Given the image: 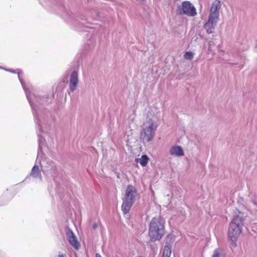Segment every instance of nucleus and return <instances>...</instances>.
<instances>
[{"label":"nucleus","instance_id":"nucleus-1","mask_svg":"<svg viewBox=\"0 0 257 257\" xmlns=\"http://www.w3.org/2000/svg\"><path fill=\"white\" fill-rule=\"evenodd\" d=\"M165 220L161 216L153 217L149 224L148 234L150 241L160 240L165 232Z\"/></svg>","mask_w":257,"mask_h":257},{"label":"nucleus","instance_id":"nucleus-2","mask_svg":"<svg viewBox=\"0 0 257 257\" xmlns=\"http://www.w3.org/2000/svg\"><path fill=\"white\" fill-rule=\"evenodd\" d=\"M244 219L243 214L239 212L234 215L229 223L228 230V236L233 246H236V241L242 231Z\"/></svg>","mask_w":257,"mask_h":257},{"label":"nucleus","instance_id":"nucleus-3","mask_svg":"<svg viewBox=\"0 0 257 257\" xmlns=\"http://www.w3.org/2000/svg\"><path fill=\"white\" fill-rule=\"evenodd\" d=\"M148 125L144 128L141 133V137L144 141L149 142L153 138V132L157 127L156 124L152 120L150 119L148 122Z\"/></svg>","mask_w":257,"mask_h":257},{"label":"nucleus","instance_id":"nucleus-4","mask_svg":"<svg viewBox=\"0 0 257 257\" xmlns=\"http://www.w3.org/2000/svg\"><path fill=\"white\" fill-rule=\"evenodd\" d=\"M179 9V10L182 11V12H180V14H185L189 16H194L196 15L195 8L189 2H183Z\"/></svg>","mask_w":257,"mask_h":257},{"label":"nucleus","instance_id":"nucleus-5","mask_svg":"<svg viewBox=\"0 0 257 257\" xmlns=\"http://www.w3.org/2000/svg\"><path fill=\"white\" fill-rule=\"evenodd\" d=\"M221 8L220 2L219 0H215L211 7L209 17L219 19V11Z\"/></svg>","mask_w":257,"mask_h":257},{"label":"nucleus","instance_id":"nucleus-6","mask_svg":"<svg viewBox=\"0 0 257 257\" xmlns=\"http://www.w3.org/2000/svg\"><path fill=\"white\" fill-rule=\"evenodd\" d=\"M67 238L71 245L75 249H77L80 246V243L78 241L73 231L68 229L66 232Z\"/></svg>","mask_w":257,"mask_h":257},{"label":"nucleus","instance_id":"nucleus-7","mask_svg":"<svg viewBox=\"0 0 257 257\" xmlns=\"http://www.w3.org/2000/svg\"><path fill=\"white\" fill-rule=\"evenodd\" d=\"M136 193V189L135 187L132 185H128L125 190L123 199L134 201Z\"/></svg>","mask_w":257,"mask_h":257},{"label":"nucleus","instance_id":"nucleus-8","mask_svg":"<svg viewBox=\"0 0 257 257\" xmlns=\"http://www.w3.org/2000/svg\"><path fill=\"white\" fill-rule=\"evenodd\" d=\"M218 20L209 17L208 21L205 24L204 27L207 33L210 34L213 32L215 26Z\"/></svg>","mask_w":257,"mask_h":257},{"label":"nucleus","instance_id":"nucleus-9","mask_svg":"<svg viewBox=\"0 0 257 257\" xmlns=\"http://www.w3.org/2000/svg\"><path fill=\"white\" fill-rule=\"evenodd\" d=\"M78 82V74L76 71H73L70 76V90L73 92L77 87Z\"/></svg>","mask_w":257,"mask_h":257},{"label":"nucleus","instance_id":"nucleus-10","mask_svg":"<svg viewBox=\"0 0 257 257\" xmlns=\"http://www.w3.org/2000/svg\"><path fill=\"white\" fill-rule=\"evenodd\" d=\"M134 201L123 199L121 210L124 214L128 213Z\"/></svg>","mask_w":257,"mask_h":257},{"label":"nucleus","instance_id":"nucleus-11","mask_svg":"<svg viewBox=\"0 0 257 257\" xmlns=\"http://www.w3.org/2000/svg\"><path fill=\"white\" fill-rule=\"evenodd\" d=\"M170 154L173 156H182L184 155V152L181 147L173 146L170 150Z\"/></svg>","mask_w":257,"mask_h":257},{"label":"nucleus","instance_id":"nucleus-12","mask_svg":"<svg viewBox=\"0 0 257 257\" xmlns=\"http://www.w3.org/2000/svg\"><path fill=\"white\" fill-rule=\"evenodd\" d=\"M31 175L34 178L40 177L41 178V173L38 166H34L32 169Z\"/></svg>","mask_w":257,"mask_h":257},{"label":"nucleus","instance_id":"nucleus-13","mask_svg":"<svg viewBox=\"0 0 257 257\" xmlns=\"http://www.w3.org/2000/svg\"><path fill=\"white\" fill-rule=\"evenodd\" d=\"M171 253V246L166 245L164 246L162 257H170Z\"/></svg>","mask_w":257,"mask_h":257},{"label":"nucleus","instance_id":"nucleus-14","mask_svg":"<svg viewBox=\"0 0 257 257\" xmlns=\"http://www.w3.org/2000/svg\"><path fill=\"white\" fill-rule=\"evenodd\" d=\"M149 158L147 155H143L140 159H138L137 162L140 163L143 167H146L149 162Z\"/></svg>","mask_w":257,"mask_h":257},{"label":"nucleus","instance_id":"nucleus-15","mask_svg":"<svg viewBox=\"0 0 257 257\" xmlns=\"http://www.w3.org/2000/svg\"><path fill=\"white\" fill-rule=\"evenodd\" d=\"M193 53L191 52H186L185 53L184 57L186 59L191 60L193 57Z\"/></svg>","mask_w":257,"mask_h":257},{"label":"nucleus","instance_id":"nucleus-16","mask_svg":"<svg viewBox=\"0 0 257 257\" xmlns=\"http://www.w3.org/2000/svg\"><path fill=\"white\" fill-rule=\"evenodd\" d=\"M221 251L220 249H217L214 251L212 257H220Z\"/></svg>","mask_w":257,"mask_h":257},{"label":"nucleus","instance_id":"nucleus-17","mask_svg":"<svg viewBox=\"0 0 257 257\" xmlns=\"http://www.w3.org/2000/svg\"><path fill=\"white\" fill-rule=\"evenodd\" d=\"M92 227L93 229L95 230L98 227V224L97 223L95 222L93 223Z\"/></svg>","mask_w":257,"mask_h":257},{"label":"nucleus","instance_id":"nucleus-18","mask_svg":"<svg viewBox=\"0 0 257 257\" xmlns=\"http://www.w3.org/2000/svg\"><path fill=\"white\" fill-rule=\"evenodd\" d=\"M95 257H101V256L99 253H96Z\"/></svg>","mask_w":257,"mask_h":257},{"label":"nucleus","instance_id":"nucleus-19","mask_svg":"<svg viewBox=\"0 0 257 257\" xmlns=\"http://www.w3.org/2000/svg\"><path fill=\"white\" fill-rule=\"evenodd\" d=\"M58 257H64V255L63 254H59V255L58 256Z\"/></svg>","mask_w":257,"mask_h":257}]
</instances>
